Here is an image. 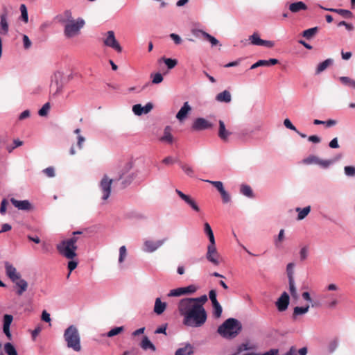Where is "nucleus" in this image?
Instances as JSON below:
<instances>
[{
    "label": "nucleus",
    "instance_id": "1",
    "mask_svg": "<svg viewBox=\"0 0 355 355\" xmlns=\"http://www.w3.org/2000/svg\"><path fill=\"white\" fill-rule=\"evenodd\" d=\"M198 300L182 299L178 304V311L183 316V324L187 327H200L207 320L206 311Z\"/></svg>",
    "mask_w": 355,
    "mask_h": 355
},
{
    "label": "nucleus",
    "instance_id": "2",
    "mask_svg": "<svg viewBox=\"0 0 355 355\" xmlns=\"http://www.w3.org/2000/svg\"><path fill=\"white\" fill-rule=\"evenodd\" d=\"M241 330V322L237 319L230 318L218 327L217 332L223 338L232 340L235 338Z\"/></svg>",
    "mask_w": 355,
    "mask_h": 355
},
{
    "label": "nucleus",
    "instance_id": "3",
    "mask_svg": "<svg viewBox=\"0 0 355 355\" xmlns=\"http://www.w3.org/2000/svg\"><path fill=\"white\" fill-rule=\"evenodd\" d=\"M80 234L81 232H73V236L71 238L62 240L58 243L56 246L58 252L67 259H74L77 256L76 250L78 249L76 245L78 238L76 235Z\"/></svg>",
    "mask_w": 355,
    "mask_h": 355
},
{
    "label": "nucleus",
    "instance_id": "4",
    "mask_svg": "<svg viewBox=\"0 0 355 355\" xmlns=\"http://www.w3.org/2000/svg\"><path fill=\"white\" fill-rule=\"evenodd\" d=\"M63 336L68 348L76 352L80 351V336L78 328L75 325L68 327L65 329Z\"/></svg>",
    "mask_w": 355,
    "mask_h": 355
},
{
    "label": "nucleus",
    "instance_id": "5",
    "mask_svg": "<svg viewBox=\"0 0 355 355\" xmlns=\"http://www.w3.org/2000/svg\"><path fill=\"white\" fill-rule=\"evenodd\" d=\"M103 43L105 46L112 49L119 53L123 51L122 46L116 39L113 31H109L103 34Z\"/></svg>",
    "mask_w": 355,
    "mask_h": 355
},
{
    "label": "nucleus",
    "instance_id": "6",
    "mask_svg": "<svg viewBox=\"0 0 355 355\" xmlns=\"http://www.w3.org/2000/svg\"><path fill=\"white\" fill-rule=\"evenodd\" d=\"M112 179L105 175L99 183V189L102 193L101 198L103 201H106L110 196Z\"/></svg>",
    "mask_w": 355,
    "mask_h": 355
},
{
    "label": "nucleus",
    "instance_id": "7",
    "mask_svg": "<svg viewBox=\"0 0 355 355\" xmlns=\"http://www.w3.org/2000/svg\"><path fill=\"white\" fill-rule=\"evenodd\" d=\"M166 239L153 241L146 239L144 241L143 251L148 253H152L159 248L165 242Z\"/></svg>",
    "mask_w": 355,
    "mask_h": 355
},
{
    "label": "nucleus",
    "instance_id": "8",
    "mask_svg": "<svg viewBox=\"0 0 355 355\" xmlns=\"http://www.w3.org/2000/svg\"><path fill=\"white\" fill-rule=\"evenodd\" d=\"M220 254L217 251L216 245L207 246L206 253V259L211 263L214 266H219L220 264Z\"/></svg>",
    "mask_w": 355,
    "mask_h": 355
},
{
    "label": "nucleus",
    "instance_id": "9",
    "mask_svg": "<svg viewBox=\"0 0 355 355\" xmlns=\"http://www.w3.org/2000/svg\"><path fill=\"white\" fill-rule=\"evenodd\" d=\"M212 126V123L208 120L202 117H198L193 121L191 128L195 131H201L211 128Z\"/></svg>",
    "mask_w": 355,
    "mask_h": 355
},
{
    "label": "nucleus",
    "instance_id": "10",
    "mask_svg": "<svg viewBox=\"0 0 355 355\" xmlns=\"http://www.w3.org/2000/svg\"><path fill=\"white\" fill-rule=\"evenodd\" d=\"M84 24H66L64 35L67 37H73L79 35Z\"/></svg>",
    "mask_w": 355,
    "mask_h": 355
},
{
    "label": "nucleus",
    "instance_id": "11",
    "mask_svg": "<svg viewBox=\"0 0 355 355\" xmlns=\"http://www.w3.org/2000/svg\"><path fill=\"white\" fill-rule=\"evenodd\" d=\"M55 20L57 22H84V20L80 18L74 19L69 10H66L63 13L57 15Z\"/></svg>",
    "mask_w": 355,
    "mask_h": 355
},
{
    "label": "nucleus",
    "instance_id": "12",
    "mask_svg": "<svg viewBox=\"0 0 355 355\" xmlns=\"http://www.w3.org/2000/svg\"><path fill=\"white\" fill-rule=\"evenodd\" d=\"M153 105L151 103H148L145 106L141 104H136L132 106V112L137 116L148 114L153 109Z\"/></svg>",
    "mask_w": 355,
    "mask_h": 355
},
{
    "label": "nucleus",
    "instance_id": "13",
    "mask_svg": "<svg viewBox=\"0 0 355 355\" xmlns=\"http://www.w3.org/2000/svg\"><path fill=\"white\" fill-rule=\"evenodd\" d=\"M289 304V295L284 292L276 302V306L279 311H284Z\"/></svg>",
    "mask_w": 355,
    "mask_h": 355
},
{
    "label": "nucleus",
    "instance_id": "14",
    "mask_svg": "<svg viewBox=\"0 0 355 355\" xmlns=\"http://www.w3.org/2000/svg\"><path fill=\"white\" fill-rule=\"evenodd\" d=\"M5 269L6 275L10 279L12 282L17 280L19 277H21V274L17 271L15 267H14L8 261L5 262Z\"/></svg>",
    "mask_w": 355,
    "mask_h": 355
},
{
    "label": "nucleus",
    "instance_id": "15",
    "mask_svg": "<svg viewBox=\"0 0 355 355\" xmlns=\"http://www.w3.org/2000/svg\"><path fill=\"white\" fill-rule=\"evenodd\" d=\"M194 354V347L189 343H184L175 351V355H193Z\"/></svg>",
    "mask_w": 355,
    "mask_h": 355
},
{
    "label": "nucleus",
    "instance_id": "16",
    "mask_svg": "<svg viewBox=\"0 0 355 355\" xmlns=\"http://www.w3.org/2000/svg\"><path fill=\"white\" fill-rule=\"evenodd\" d=\"M176 193L180 196V198L184 200L187 205H189L194 211H199L200 208L197 203L195 202L193 199L191 198V196L184 194L180 190L176 189Z\"/></svg>",
    "mask_w": 355,
    "mask_h": 355
},
{
    "label": "nucleus",
    "instance_id": "17",
    "mask_svg": "<svg viewBox=\"0 0 355 355\" xmlns=\"http://www.w3.org/2000/svg\"><path fill=\"white\" fill-rule=\"evenodd\" d=\"M10 202L19 210L28 211L32 209V205L28 200H18L14 198H12L10 199Z\"/></svg>",
    "mask_w": 355,
    "mask_h": 355
},
{
    "label": "nucleus",
    "instance_id": "18",
    "mask_svg": "<svg viewBox=\"0 0 355 355\" xmlns=\"http://www.w3.org/2000/svg\"><path fill=\"white\" fill-rule=\"evenodd\" d=\"M191 111V107L190 106L188 102H185L184 103L182 107L177 113L175 117L179 121H183L184 120L186 119L187 115L190 113Z\"/></svg>",
    "mask_w": 355,
    "mask_h": 355
},
{
    "label": "nucleus",
    "instance_id": "19",
    "mask_svg": "<svg viewBox=\"0 0 355 355\" xmlns=\"http://www.w3.org/2000/svg\"><path fill=\"white\" fill-rule=\"evenodd\" d=\"M13 320V317L11 315L6 314L3 316V331L8 339H11L12 334L10 331V327Z\"/></svg>",
    "mask_w": 355,
    "mask_h": 355
},
{
    "label": "nucleus",
    "instance_id": "20",
    "mask_svg": "<svg viewBox=\"0 0 355 355\" xmlns=\"http://www.w3.org/2000/svg\"><path fill=\"white\" fill-rule=\"evenodd\" d=\"M218 137L223 141H227L229 137L232 135L231 132L227 130L223 121L219 120Z\"/></svg>",
    "mask_w": 355,
    "mask_h": 355
},
{
    "label": "nucleus",
    "instance_id": "21",
    "mask_svg": "<svg viewBox=\"0 0 355 355\" xmlns=\"http://www.w3.org/2000/svg\"><path fill=\"white\" fill-rule=\"evenodd\" d=\"M167 307L166 302H162L160 297H157L155 300L153 311L157 315L162 314Z\"/></svg>",
    "mask_w": 355,
    "mask_h": 355
},
{
    "label": "nucleus",
    "instance_id": "22",
    "mask_svg": "<svg viewBox=\"0 0 355 355\" xmlns=\"http://www.w3.org/2000/svg\"><path fill=\"white\" fill-rule=\"evenodd\" d=\"M215 99L219 103H229L232 101L231 93L228 90H224L222 92L218 93Z\"/></svg>",
    "mask_w": 355,
    "mask_h": 355
},
{
    "label": "nucleus",
    "instance_id": "23",
    "mask_svg": "<svg viewBox=\"0 0 355 355\" xmlns=\"http://www.w3.org/2000/svg\"><path fill=\"white\" fill-rule=\"evenodd\" d=\"M12 282L18 288L17 291V295H21L27 290L28 283L25 279L19 277L17 280L13 281Z\"/></svg>",
    "mask_w": 355,
    "mask_h": 355
},
{
    "label": "nucleus",
    "instance_id": "24",
    "mask_svg": "<svg viewBox=\"0 0 355 355\" xmlns=\"http://www.w3.org/2000/svg\"><path fill=\"white\" fill-rule=\"evenodd\" d=\"M172 128L171 126L168 125L164 128V135L160 138V140L164 142H166L168 144H172L173 142V136L171 134Z\"/></svg>",
    "mask_w": 355,
    "mask_h": 355
},
{
    "label": "nucleus",
    "instance_id": "25",
    "mask_svg": "<svg viewBox=\"0 0 355 355\" xmlns=\"http://www.w3.org/2000/svg\"><path fill=\"white\" fill-rule=\"evenodd\" d=\"M310 306L307 305L305 306H295L293 309V318L295 320L299 315H302L308 313L309 311Z\"/></svg>",
    "mask_w": 355,
    "mask_h": 355
},
{
    "label": "nucleus",
    "instance_id": "26",
    "mask_svg": "<svg viewBox=\"0 0 355 355\" xmlns=\"http://www.w3.org/2000/svg\"><path fill=\"white\" fill-rule=\"evenodd\" d=\"M295 211L297 213V219L302 220L304 219L311 211V206H306L304 208L297 207Z\"/></svg>",
    "mask_w": 355,
    "mask_h": 355
},
{
    "label": "nucleus",
    "instance_id": "27",
    "mask_svg": "<svg viewBox=\"0 0 355 355\" xmlns=\"http://www.w3.org/2000/svg\"><path fill=\"white\" fill-rule=\"evenodd\" d=\"M333 63V60L331 58L327 59L323 62L319 63L315 69V74H320L324 71L329 66Z\"/></svg>",
    "mask_w": 355,
    "mask_h": 355
},
{
    "label": "nucleus",
    "instance_id": "28",
    "mask_svg": "<svg viewBox=\"0 0 355 355\" xmlns=\"http://www.w3.org/2000/svg\"><path fill=\"white\" fill-rule=\"evenodd\" d=\"M240 193L249 198L254 197L252 189L248 184H243L240 186Z\"/></svg>",
    "mask_w": 355,
    "mask_h": 355
},
{
    "label": "nucleus",
    "instance_id": "29",
    "mask_svg": "<svg viewBox=\"0 0 355 355\" xmlns=\"http://www.w3.org/2000/svg\"><path fill=\"white\" fill-rule=\"evenodd\" d=\"M141 347L144 350L151 349L153 352L156 350L155 346L147 336L144 337L141 343Z\"/></svg>",
    "mask_w": 355,
    "mask_h": 355
},
{
    "label": "nucleus",
    "instance_id": "30",
    "mask_svg": "<svg viewBox=\"0 0 355 355\" xmlns=\"http://www.w3.org/2000/svg\"><path fill=\"white\" fill-rule=\"evenodd\" d=\"M306 6L302 1L293 3L289 6V10L292 12H297L302 10H306Z\"/></svg>",
    "mask_w": 355,
    "mask_h": 355
},
{
    "label": "nucleus",
    "instance_id": "31",
    "mask_svg": "<svg viewBox=\"0 0 355 355\" xmlns=\"http://www.w3.org/2000/svg\"><path fill=\"white\" fill-rule=\"evenodd\" d=\"M128 256L127 249L125 245H122L119 249V259L118 262L121 268Z\"/></svg>",
    "mask_w": 355,
    "mask_h": 355
},
{
    "label": "nucleus",
    "instance_id": "32",
    "mask_svg": "<svg viewBox=\"0 0 355 355\" xmlns=\"http://www.w3.org/2000/svg\"><path fill=\"white\" fill-rule=\"evenodd\" d=\"M285 239V230L281 229L279 232L278 235L274 239V245L277 248H279L282 246V243Z\"/></svg>",
    "mask_w": 355,
    "mask_h": 355
},
{
    "label": "nucleus",
    "instance_id": "33",
    "mask_svg": "<svg viewBox=\"0 0 355 355\" xmlns=\"http://www.w3.org/2000/svg\"><path fill=\"white\" fill-rule=\"evenodd\" d=\"M331 11L337 12L341 17L346 19H353V14L348 10L343 9H331Z\"/></svg>",
    "mask_w": 355,
    "mask_h": 355
},
{
    "label": "nucleus",
    "instance_id": "34",
    "mask_svg": "<svg viewBox=\"0 0 355 355\" xmlns=\"http://www.w3.org/2000/svg\"><path fill=\"white\" fill-rule=\"evenodd\" d=\"M318 31V27L311 28L304 31L302 33V35L306 39L311 40L315 37V35L317 34Z\"/></svg>",
    "mask_w": 355,
    "mask_h": 355
},
{
    "label": "nucleus",
    "instance_id": "35",
    "mask_svg": "<svg viewBox=\"0 0 355 355\" xmlns=\"http://www.w3.org/2000/svg\"><path fill=\"white\" fill-rule=\"evenodd\" d=\"M284 126L289 129V130H293L295 131V132H297L302 138H306V135L304 133H302V132H300L297 128H295V125H293V124L291 123V120L288 119H284Z\"/></svg>",
    "mask_w": 355,
    "mask_h": 355
},
{
    "label": "nucleus",
    "instance_id": "36",
    "mask_svg": "<svg viewBox=\"0 0 355 355\" xmlns=\"http://www.w3.org/2000/svg\"><path fill=\"white\" fill-rule=\"evenodd\" d=\"M340 159V156L333 159H320L318 166L322 168H328L331 165Z\"/></svg>",
    "mask_w": 355,
    "mask_h": 355
},
{
    "label": "nucleus",
    "instance_id": "37",
    "mask_svg": "<svg viewBox=\"0 0 355 355\" xmlns=\"http://www.w3.org/2000/svg\"><path fill=\"white\" fill-rule=\"evenodd\" d=\"M253 349L254 346L250 345L249 343H243L237 346L236 353L238 355L244 351L251 350Z\"/></svg>",
    "mask_w": 355,
    "mask_h": 355
},
{
    "label": "nucleus",
    "instance_id": "38",
    "mask_svg": "<svg viewBox=\"0 0 355 355\" xmlns=\"http://www.w3.org/2000/svg\"><path fill=\"white\" fill-rule=\"evenodd\" d=\"M213 315L216 318H219L222 315V306L219 302L212 304Z\"/></svg>",
    "mask_w": 355,
    "mask_h": 355
},
{
    "label": "nucleus",
    "instance_id": "39",
    "mask_svg": "<svg viewBox=\"0 0 355 355\" xmlns=\"http://www.w3.org/2000/svg\"><path fill=\"white\" fill-rule=\"evenodd\" d=\"M4 351L8 355H18L14 345L10 343L4 345Z\"/></svg>",
    "mask_w": 355,
    "mask_h": 355
},
{
    "label": "nucleus",
    "instance_id": "40",
    "mask_svg": "<svg viewBox=\"0 0 355 355\" xmlns=\"http://www.w3.org/2000/svg\"><path fill=\"white\" fill-rule=\"evenodd\" d=\"M299 254L302 261L306 260L309 254V247L308 245L302 247L300 250Z\"/></svg>",
    "mask_w": 355,
    "mask_h": 355
},
{
    "label": "nucleus",
    "instance_id": "41",
    "mask_svg": "<svg viewBox=\"0 0 355 355\" xmlns=\"http://www.w3.org/2000/svg\"><path fill=\"white\" fill-rule=\"evenodd\" d=\"M315 125H325L327 127H332L336 124V121L334 119H329L328 121H321L319 119H315L313 121Z\"/></svg>",
    "mask_w": 355,
    "mask_h": 355
},
{
    "label": "nucleus",
    "instance_id": "42",
    "mask_svg": "<svg viewBox=\"0 0 355 355\" xmlns=\"http://www.w3.org/2000/svg\"><path fill=\"white\" fill-rule=\"evenodd\" d=\"M289 291L293 298L297 300L298 294L295 287V280H288Z\"/></svg>",
    "mask_w": 355,
    "mask_h": 355
},
{
    "label": "nucleus",
    "instance_id": "43",
    "mask_svg": "<svg viewBox=\"0 0 355 355\" xmlns=\"http://www.w3.org/2000/svg\"><path fill=\"white\" fill-rule=\"evenodd\" d=\"M320 158L315 155H311L303 159V163L307 165L317 164L318 165Z\"/></svg>",
    "mask_w": 355,
    "mask_h": 355
},
{
    "label": "nucleus",
    "instance_id": "44",
    "mask_svg": "<svg viewBox=\"0 0 355 355\" xmlns=\"http://www.w3.org/2000/svg\"><path fill=\"white\" fill-rule=\"evenodd\" d=\"M338 345H339V342L337 338H334V339L331 340L327 345L328 352L330 354L334 352L335 350L338 347Z\"/></svg>",
    "mask_w": 355,
    "mask_h": 355
},
{
    "label": "nucleus",
    "instance_id": "45",
    "mask_svg": "<svg viewBox=\"0 0 355 355\" xmlns=\"http://www.w3.org/2000/svg\"><path fill=\"white\" fill-rule=\"evenodd\" d=\"M295 266L294 263H289L286 266V273L288 280H294L293 275Z\"/></svg>",
    "mask_w": 355,
    "mask_h": 355
},
{
    "label": "nucleus",
    "instance_id": "46",
    "mask_svg": "<svg viewBox=\"0 0 355 355\" xmlns=\"http://www.w3.org/2000/svg\"><path fill=\"white\" fill-rule=\"evenodd\" d=\"M124 331V327H114L112 329H110L106 334V336L107 337H113L114 336H116L119 334H121V332H123Z\"/></svg>",
    "mask_w": 355,
    "mask_h": 355
},
{
    "label": "nucleus",
    "instance_id": "47",
    "mask_svg": "<svg viewBox=\"0 0 355 355\" xmlns=\"http://www.w3.org/2000/svg\"><path fill=\"white\" fill-rule=\"evenodd\" d=\"M344 173L348 178L355 177V166H346L344 167Z\"/></svg>",
    "mask_w": 355,
    "mask_h": 355
},
{
    "label": "nucleus",
    "instance_id": "48",
    "mask_svg": "<svg viewBox=\"0 0 355 355\" xmlns=\"http://www.w3.org/2000/svg\"><path fill=\"white\" fill-rule=\"evenodd\" d=\"M20 11H21V19L24 22H28V15L27 8L25 4H21L20 6Z\"/></svg>",
    "mask_w": 355,
    "mask_h": 355
},
{
    "label": "nucleus",
    "instance_id": "49",
    "mask_svg": "<svg viewBox=\"0 0 355 355\" xmlns=\"http://www.w3.org/2000/svg\"><path fill=\"white\" fill-rule=\"evenodd\" d=\"M204 181L206 182L210 183L211 184H212L214 187H216V189L220 193H221L223 191L225 190L224 187H223V184L220 181H211V180H204Z\"/></svg>",
    "mask_w": 355,
    "mask_h": 355
},
{
    "label": "nucleus",
    "instance_id": "50",
    "mask_svg": "<svg viewBox=\"0 0 355 355\" xmlns=\"http://www.w3.org/2000/svg\"><path fill=\"white\" fill-rule=\"evenodd\" d=\"M324 297L330 299V301L327 303V306L329 308H334L338 304V300L335 298L334 295L333 294L325 295Z\"/></svg>",
    "mask_w": 355,
    "mask_h": 355
},
{
    "label": "nucleus",
    "instance_id": "51",
    "mask_svg": "<svg viewBox=\"0 0 355 355\" xmlns=\"http://www.w3.org/2000/svg\"><path fill=\"white\" fill-rule=\"evenodd\" d=\"M249 40L251 44L257 46H260L262 40V39L260 38L259 35L257 33H254L253 35H252Z\"/></svg>",
    "mask_w": 355,
    "mask_h": 355
},
{
    "label": "nucleus",
    "instance_id": "52",
    "mask_svg": "<svg viewBox=\"0 0 355 355\" xmlns=\"http://www.w3.org/2000/svg\"><path fill=\"white\" fill-rule=\"evenodd\" d=\"M181 295H183V291H182V287L172 289L167 294V296L169 297H180Z\"/></svg>",
    "mask_w": 355,
    "mask_h": 355
},
{
    "label": "nucleus",
    "instance_id": "53",
    "mask_svg": "<svg viewBox=\"0 0 355 355\" xmlns=\"http://www.w3.org/2000/svg\"><path fill=\"white\" fill-rule=\"evenodd\" d=\"M339 80L343 85L350 86L354 88V80H352L347 76H340L339 77Z\"/></svg>",
    "mask_w": 355,
    "mask_h": 355
},
{
    "label": "nucleus",
    "instance_id": "54",
    "mask_svg": "<svg viewBox=\"0 0 355 355\" xmlns=\"http://www.w3.org/2000/svg\"><path fill=\"white\" fill-rule=\"evenodd\" d=\"M182 170L184 172V173L190 177H193L194 175L193 168L189 166V164H182L181 165Z\"/></svg>",
    "mask_w": 355,
    "mask_h": 355
},
{
    "label": "nucleus",
    "instance_id": "55",
    "mask_svg": "<svg viewBox=\"0 0 355 355\" xmlns=\"http://www.w3.org/2000/svg\"><path fill=\"white\" fill-rule=\"evenodd\" d=\"M191 33L196 38H200V39H205V35L207 34V33L203 31L200 29H196L193 28L191 30Z\"/></svg>",
    "mask_w": 355,
    "mask_h": 355
},
{
    "label": "nucleus",
    "instance_id": "56",
    "mask_svg": "<svg viewBox=\"0 0 355 355\" xmlns=\"http://www.w3.org/2000/svg\"><path fill=\"white\" fill-rule=\"evenodd\" d=\"M182 288L183 291V295L194 293L198 289L197 286L193 284L189 285L186 287H182Z\"/></svg>",
    "mask_w": 355,
    "mask_h": 355
},
{
    "label": "nucleus",
    "instance_id": "57",
    "mask_svg": "<svg viewBox=\"0 0 355 355\" xmlns=\"http://www.w3.org/2000/svg\"><path fill=\"white\" fill-rule=\"evenodd\" d=\"M204 40L208 41L212 47L219 44V41L209 33L205 35Z\"/></svg>",
    "mask_w": 355,
    "mask_h": 355
},
{
    "label": "nucleus",
    "instance_id": "58",
    "mask_svg": "<svg viewBox=\"0 0 355 355\" xmlns=\"http://www.w3.org/2000/svg\"><path fill=\"white\" fill-rule=\"evenodd\" d=\"M50 110V104L49 103H45L42 108L38 111V114L41 116H45L47 115Z\"/></svg>",
    "mask_w": 355,
    "mask_h": 355
},
{
    "label": "nucleus",
    "instance_id": "59",
    "mask_svg": "<svg viewBox=\"0 0 355 355\" xmlns=\"http://www.w3.org/2000/svg\"><path fill=\"white\" fill-rule=\"evenodd\" d=\"M164 61L169 69L174 68L178 63L177 60L171 58H164Z\"/></svg>",
    "mask_w": 355,
    "mask_h": 355
},
{
    "label": "nucleus",
    "instance_id": "60",
    "mask_svg": "<svg viewBox=\"0 0 355 355\" xmlns=\"http://www.w3.org/2000/svg\"><path fill=\"white\" fill-rule=\"evenodd\" d=\"M22 43L25 49H29L32 46V42L26 35H22Z\"/></svg>",
    "mask_w": 355,
    "mask_h": 355
},
{
    "label": "nucleus",
    "instance_id": "61",
    "mask_svg": "<svg viewBox=\"0 0 355 355\" xmlns=\"http://www.w3.org/2000/svg\"><path fill=\"white\" fill-rule=\"evenodd\" d=\"M43 173L49 178H53L55 175V168L52 166L44 168Z\"/></svg>",
    "mask_w": 355,
    "mask_h": 355
},
{
    "label": "nucleus",
    "instance_id": "62",
    "mask_svg": "<svg viewBox=\"0 0 355 355\" xmlns=\"http://www.w3.org/2000/svg\"><path fill=\"white\" fill-rule=\"evenodd\" d=\"M259 67H268L267 61L266 60H259L250 67V69H254Z\"/></svg>",
    "mask_w": 355,
    "mask_h": 355
},
{
    "label": "nucleus",
    "instance_id": "63",
    "mask_svg": "<svg viewBox=\"0 0 355 355\" xmlns=\"http://www.w3.org/2000/svg\"><path fill=\"white\" fill-rule=\"evenodd\" d=\"M163 80V76L160 73H157L153 76L152 83L153 84H159Z\"/></svg>",
    "mask_w": 355,
    "mask_h": 355
},
{
    "label": "nucleus",
    "instance_id": "64",
    "mask_svg": "<svg viewBox=\"0 0 355 355\" xmlns=\"http://www.w3.org/2000/svg\"><path fill=\"white\" fill-rule=\"evenodd\" d=\"M220 193L221 195L222 200L224 203H228L229 202H230V200H231L230 195L229 194V193L227 191H225V189Z\"/></svg>",
    "mask_w": 355,
    "mask_h": 355
}]
</instances>
